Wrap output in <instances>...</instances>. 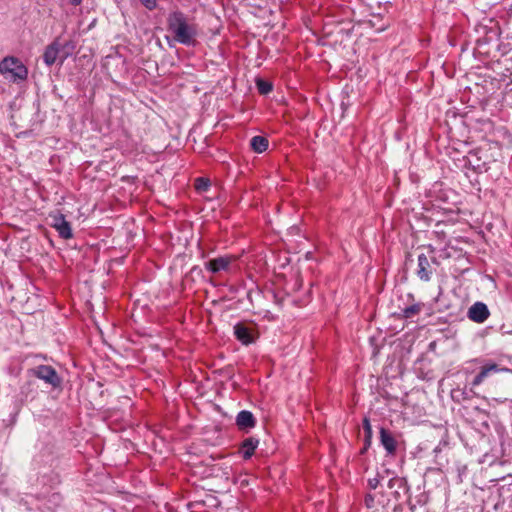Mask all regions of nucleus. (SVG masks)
I'll list each match as a JSON object with an SVG mask.
<instances>
[{"mask_svg": "<svg viewBox=\"0 0 512 512\" xmlns=\"http://www.w3.org/2000/svg\"><path fill=\"white\" fill-rule=\"evenodd\" d=\"M464 373H465L466 375H469V374L471 373V371H470L469 369H464Z\"/></svg>", "mask_w": 512, "mask_h": 512, "instance_id": "26", "label": "nucleus"}, {"mask_svg": "<svg viewBox=\"0 0 512 512\" xmlns=\"http://www.w3.org/2000/svg\"><path fill=\"white\" fill-rule=\"evenodd\" d=\"M251 148L256 153H262L268 148V140L263 136H254L250 141Z\"/></svg>", "mask_w": 512, "mask_h": 512, "instance_id": "16", "label": "nucleus"}, {"mask_svg": "<svg viewBox=\"0 0 512 512\" xmlns=\"http://www.w3.org/2000/svg\"><path fill=\"white\" fill-rule=\"evenodd\" d=\"M65 200L66 197H61V201L48 213V219L49 225L57 231L59 237L68 240L73 237V232L66 217L72 214V207Z\"/></svg>", "mask_w": 512, "mask_h": 512, "instance_id": "2", "label": "nucleus"}, {"mask_svg": "<svg viewBox=\"0 0 512 512\" xmlns=\"http://www.w3.org/2000/svg\"><path fill=\"white\" fill-rule=\"evenodd\" d=\"M379 478L378 477H374V478H370L368 479V486L370 489H376L379 485Z\"/></svg>", "mask_w": 512, "mask_h": 512, "instance_id": "23", "label": "nucleus"}, {"mask_svg": "<svg viewBox=\"0 0 512 512\" xmlns=\"http://www.w3.org/2000/svg\"><path fill=\"white\" fill-rule=\"evenodd\" d=\"M236 424L242 430L251 429L256 425V420L252 412L242 410L237 414Z\"/></svg>", "mask_w": 512, "mask_h": 512, "instance_id": "13", "label": "nucleus"}, {"mask_svg": "<svg viewBox=\"0 0 512 512\" xmlns=\"http://www.w3.org/2000/svg\"><path fill=\"white\" fill-rule=\"evenodd\" d=\"M417 276L423 281H429L431 278V266L428 258L425 254L418 255V268H417Z\"/></svg>", "mask_w": 512, "mask_h": 512, "instance_id": "12", "label": "nucleus"}, {"mask_svg": "<svg viewBox=\"0 0 512 512\" xmlns=\"http://www.w3.org/2000/svg\"><path fill=\"white\" fill-rule=\"evenodd\" d=\"M28 374L42 380L46 385L53 389L61 387L62 378L59 376L57 371L50 365H37L29 369Z\"/></svg>", "mask_w": 512, "mask_h": 512, "instance_id": "5", "label": "nucleus"}, {"mask_svg": "<svg viewBox=\"0 0 512 512\" xmlns=\"http://www.w3.org/2000/svg\"><path fill=\"white\" fill-rule=\"evenodd\" d=\"M402 484L403 480L401 478L393 477L388 481L387 486L389 489H393L395 487H401Z\"/></svg>", "mask_w": 512, "mask_h": 512, "instance_id": "21", "label": "nucleus"}, {"mask_svg": "<svg viewBox=\"0 0 512 512\" xmlns=\"http://www.w3.org/2000/svg\"><path fill=\"white\" fill-rule=\"evenodd\" d=\"M498 491L503 503L512 504V480L501 485Z\"/></svg>", "mask_w": 512, "mask_h": 512, "instance_id": "17", "label": "nucleus"}, {"mask_svg": "<svg viewBox=\"0 0 512 512\" xmlns=\"http://www.w3.org/2000/svg\"><path fill=\"white\" fill-rule=\"evenodd\" d=\"M211 182L209 178L206 177H199L196 178L194 181V188L200 192V191H207L210 188Z\"/></svg>", "mask_w": 512, "mask_h": 512, "instance_id": "19", "label": "nucleus"}, {"mask_svg": "<svg viewBox=\"0 0 512 512\" xmlns=\"http://www.w3.org/2000/svg\"><path fill=\"white\" fill-rule=\"evenodd\" d=\"M60 48L61 45L58 41H54L46 47L43 54V60L47 66H52L55 64L58 58H60V63L62 64L67 58V54L60 55Z\"/></svg>", "mask_w": 512, "mask_h": 512, "instance_id": "9", "label": "nucleus"}, {"mask_svg": "<svg viewBox=\"0 0 512 512\" xmlns=\"http://www.w3.org/2000/svg\"><path fill=\"white\" fill-rule=\"evenodd\" d=\"M467 314L470 320L476 323H483L488 319L490 312L486 304L476 302L469 308Z\"/></svg>", "mask_w": 512, "mask_h": 512, "instance_id": "11", "label": "nucleus"}, {"mask_svg": "<svg viewBox=\"0 0 512 512\" xmlns=\"http://www.w3.org/2000/svg\"><path fill=\"white\" fill-rule=\"evenodd\" d=\"M236 339L243 345H249L255 341L256 333L254 328L248 327L244 323H237L233 327Z\"/></svg>", "mask_w": 512, "mask_h": 512, "instance_id": "8", "label": "nucleus"}, {"mask_svg": "<svg viewBox=\"0 0 512 512\" xmlns=\"http://www.w3.org/2000/svg\"><path fill=\"white\" fill-rule=\"evenodd\" d=\"M168 29L173 34L174 39L180 44L190 46L195 43L197 36V26L188 23L187 17L181 11H174L169 14Z\"/></svg>", "mask_w": 512, "mask_h": 512, "instance_id": "1", "label": "nucleus"}, {"mask_svg": "<svg viewBox=\"0 0 512 512\" xmlns=\"http://www.w3.org/2000/svg\"><path fill=\"white\" fill-rule=\"evenodd\" d=\"M82 0H71V3L73 5H79L81 3Z\"/></svg>", "mask_w": 512, "mask_h": 512, "instance_id": "25", "label": "nucleus"}, {"mask_svg": "<svg viewBox=\"0 0 512 512\" xmlns=\"http://www.w3.org/2000/svg\"><path fill=\"white\" fill-rule=\"evenodd\" d=\"M259 444V440L254 437H249L242 442L240 452L244 459H249L254 454L255 449Z\"/></svg>", "mask_w": 512, "mask_h": 512, "instance_id": "14", "label": "nucleus"}, {"mask_svg": "<svg viewBox=\"0 0 512 512\" xmlns=\"http://www.w3.org/2000/svg\"><path fill=\"white\" fill-rule=\"evenodd\" d=\"M380 443L385 449L387 455L394 456L397 452L398 442L392 432L384 427L380 428Z\"/></svg>", "mask_w": 512, "mask_h": 512, "instance_id": "10", "label": "nucleus"}, {"mask_svg": "<svg viewBox=\"0 0 512 512\" xmlns=\"http://www.w3.org/2000/svg\"><path fill=\"white\" fill-rule=\"evenodd\" d=\"M424 308L423 303H414L410 306L404 307L399 312V317L404 319H412L417 316Z\"/></svg>", "mask_w": 512, "mask_h": 512, "instance_id": "15", "label": "nucleus"}, {"mask_svg": "<svg viewBox=\"0 0 512 512\" xmlns=\"http://www.w3.org/2000/svg\"><path fill=\"white\" fill-rule=\"evenodd\" d=\"M256 86L260 94L266 95L270 93L273 89V86L270 82L263 80L261 78H258L256 80Z\"/></svg>", "mask_w": 512, "mask_h": 512, "instance_id": "18", "label": "nucleus"}, {"mask_svg": "<svg viewBox=\"0 0 512 512\" xmlns=\"http://www.w3.org/2000/svg\"><path fill=\"white\" fill-rule=\"evenodd\" d=\"M142 5L148 10H153L157 7V0H140Z\"/></svg>", "mask_w": 512, "mask_h": 512, "instance_id": "22", "label": "nucleus"}, {"mask_svg": "<svg viewBox=\"0 0 512 512\" xmlns=\"http://www.w3.org/2000/svg\"><path fill=\"white\" fill-rule=\"evenodd\" d=\"M366 502H367V505H368V506H370L369 502H373V497H372V496H370V495H368V496L366 497Z\"/></svg>", "mask_w": 512, "mask_h": 512, "instance_id": "24", "label": "nucleus"}, {"mask_svg": "<svg viewBox=\"0 0 512 512\" xmlns=\"http://www.w3.org/2000/svg\"><path fill=\"white\" fill-rule=\"evenodd\" d=\"M234 261L235 257L231 255H225L206 261L204 263V267L212 274H218L220 272H228L231 268V264Z\"/></svg>", "mask_w": 512, "mask_h": 512, "instance_id": "6", "label": "nucleus"}, {"mask_svg": "<svg viewBox=\"0 0 512 512\" xmlns=\"http://www.w3.org/2000/svg\"><path fill=\"white\" fill-rule=\"evenodd\" d=\"M465 166L470 167L473 171L481 173L487 171V162L484 159V153L481 150L470 151L465 157Z\"/></svg>", "mask_w": 512, "mask_h": 512, "instance_id": "7", "label": "nucleus"}, {"mask_svg": "<svg viewBox=\"0 0 512 512\" xmlns=\"http://www.w3.org/2000/svg\"><path fill=\"white\" fill-rule=\"evenodd\" d=\"M0 73L10 81L19 82L27 79L28 69L15 57H6L0 62Z\"/></svg>", "mask_w": 512, "mask_h": 512, "instance_id": "3", "label": "nucleus"}, {"mask_svg": "<svg viewBox=\"0 0 512 512\" xmlns=\"http://www.w3.org/2000/svg\"><path fill=\"white\" fill-rule=\"evenodd\" d=\"M510 370L505 367H501L500 365L490 362L486 363L480 368V371L473 378V380L469 383V387H465L463 390H457L456 392H460L464 399H468L469 395L467 389L470 393H474V389L481 385L489 376L495 373L501 372H509Z\"/></svg>", "mask_w": 512, "mask_h": 512, "instance_id": "4", "label": "nucleus"}, {"mask_svg": "<svg viewBox=\"0 0 512 512\" xmlns=\"http://www.w3.org/2000/svg\"><path fill=\"white\" fill-rule=\"evenodd\" d=\"M363 429L366 435V440L370 442L372 438V426L368 418H364L363 420Z\"/></svg>", "mask_w": 512, "mask_h": 512, "instance_id": "20", "label": "nucleus"}]
</instances>
